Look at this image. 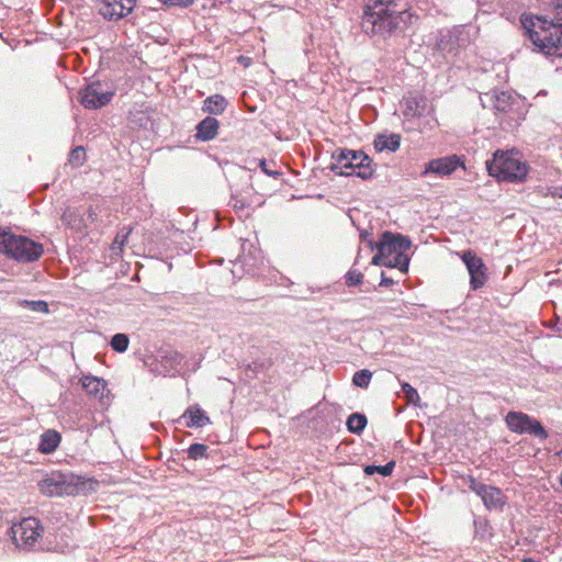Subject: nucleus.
<instances>
[{
	"mask_svg": "<svg viewBox=\"0 0 562 562\" xmlns=\"http://www.w3.org/2000/svg\"><path fill=\"white\" fill-rule=\"evenodd\" d=\"M553 18L524 13L520 24L533 45V50L544 56L562 57V0H553Z\"/></svg>",
	"mask_w": 562,
	"mask_h": 562,
	"instance_id": "f257e3e1",
	"label": "nucleus"
},
{
	"mask_svg": "<svg viewBox=\"0 0 562 562\" xmlns=\"http://www.w3.org/2000/svg\"><path fill=\"white\" fill-rule=\"evenodd\" d=\"M405 7L389 11L383 15H379V13H375V15L362 14L361 30L370 37L386 38L391 36L397 30L412 25L418 19Z\"/></svg>",
	"mask_w": 562,
	"mask_h": 562,
	"instance_id": "f03ea898",
	"label": "nucleus"
},
{
	"mask_svg": "<svg viewBox=\"0 0 562 562\" xmlns=\"http://www.w3.org/2000/svg\"><path fill=\"white\" fill-rule=\"evenodd\" d=\"M331 159L329 169L338 176H356L369 180L375 171L372 158L361 149L338 148L331 154Z\"/></svg>",
	"mask_w": 562,
	"mask_h": 562,
	"instance_id": "7ed1b4c3",
	"label": "nucleus"
},
{
	"mask_svg": "<svg viewBox=\"0 0 562 562\" xmlns=\"http://www.w3.org/2000/svg\"><path fill=\"white\" fill-rule=\"evenodd\" d=\"M488 175L497 181L521 182L528 173V165L521 159L518 150H496L493 158L486 161Z\"/></svg>",
	"mask_w": 562,
	"mask_h": 562,
	"instance_id": "20e7f679",
	"label": "nucleus"
},
{
	"mask_svg": "<svg viewBox=\"0 0 562 562\" xmlns=\"http://www.w3.org/2000/svg\"><path fill=\"white\" fill-rule=\"evenodd\" d=\"M0 250L16 261L33 262L42 257L44 247L26 236L9 233L2 236Z\"/></svg>",
	"mask_w": 562,
	"mask_h": 562,
	"instance_id": "39448f33",
	"label": "nucleus"
},
{
	"mask_svg": "<svg viewBox=\"0 0 562 562\" xmlns=\"http://www.w3.org/2000/svg\"><path fill=\"white\" fill-rule=\"evenodd\" d=\"M44 527L35 517H26L11 527L12 539L16 548L35 550L37 540L42 537Z\"/></svg>",
	"mask_w": 562,
	"mask_h": 562,
	"instance_id": "423d86ee",
	"label": "nucleus"
},
{
	"mask_svg": "<svg viewBox=\"0 0 562 562\" xmlns=\"http://www.w3.org/2000/svg\"><path fill=\"white\" fill-rule=\"evenodd\" d=\"M114 97L113 87L108 82L91 81L79 91V102L89 110H97L109 104Z\"/></svg>",
	"mask_w": 562,
	"mask_h": 562,
	"instance_id": "0eeeda50",
	"label": "nucleus"
},
{
	"mask_svg": "<svg viewBox=\"0 0 562 562\" xmlns=\"http://www.w3.org/2000/svg\"><path fill=\"white\" fill-rule=\"evenodd\" d=\"M505 424L515 434H528L540 440H546L549 436L539 420L522 412H508L505 416Z\"/></svg>",
	"mask_w": 562,
	"mask_h": 562,
	"instance_id": "6e6552de",
	"label": "nucleus"
},
{
	"mask_svg": "<svg viewBox=\"0 0 562 562\" xmlns=\"http://www.w3.org/2000/svg\"><path fill=\"white\" fill-rule=\"evenodd\" d=\"M412 246V241L407 236L398 233L384 231L378 244L375 245L376 254L372 257V265H380L381 257H391L395 254H405Z\"/></svg>",
	"mask_w": 562,
	"mask_h": 562,
	"instance_id": "1a4fd4ad",
	"label": "nucleus"
},
{
	"mask_svg": "<svg viewBox=\"0 0 562 562\" xmlns=\"http://www.w3.org/2000/svg\"><path fill=\"white\" fill-rule=\"evenodd\" d=\"M136 0H100L98 12L109 21L120 20L130 14Z\"/></svg>",
	"mask_w": 562,
	"mask_h": 562,
	"instance_id": "9d476101",
	"label": "nucleus"
},
{
	"mask_svg": "<svg viewBox=\"0 0 562 562\" xmlns=\"http://www.w3.org/2000/svg\"><path fill=\"white\" fill-rule=\"evenodd\" d=\"M461 258L470 274L471 288L473 290L482 288L486 281V267L483 260L471 250L464 251Z\"/></svg>",
	"mask_w": 562,
	"mask_h": 562,
	"instance_id": "9b49d317",
	"label": "nucleus"
},
{
	"mask_svg": "<svg viewBox=\"0 0 562 562\" xmlns=\"http://www.w3.org/2000/svg\"><path fill=\"white\" fill-rule=\"evenodd\" d=\"M460 166H463V162L457 155L431 159L425 165L422 176H426L428 173H434L438 177L450 176Z\"/></svg>",
	"mask_w": 562,
	"mask_h": 562,
	"instance_id": "f8f14e48",
	"label": "nucleus"
},
{
	"mask_svg": "<svg viewBox=\"0 0 562 562\" xmlns=\"http://www.w3.org/2000/svg\"><path fill=\"white\" fill-rule=\"evenodd\" d=\"M401 104L404 117L411 120L424 114L427 99L420 93H409L403 98Z\"/></svg>",
	"mask_w": 562,
	"mask_h": 562,
	"instance_id": "ddd939ff",
	"label": "nucleus"
},
{
	"mask_svg": "<svg viewBox=\"0 0 562 562\" xmlns=\"http://www.w3.org/2000/svg\"><path fill=\"white\" fill-rule=\"evenodd\" d=\"M180 420L189 428H202L211 423L210 417L199 405L189 406Z\"/></svg>",
	"mask_w": 562,
	"mask_h": 562,
	"instance_id": "4468645a",
	"label": "nucleus"
},
{
	"mask_svg": "<svg viewBox=\"0 0 562 562\" xmlns=\"http://www.w3.org/2000/svg\"><path fill=\"white\" fill-rule=\"evenodd\" d=\"M366 4L363 7L362 14H372L379 13V15H383L389 11H393L394 9L402 8L406 5V0H364Z\"/></svg>",
	"mask_w": 562,
	"mask_h": 562,
	"instance_id": "2eb2a0df",
	"label": "nucleus"
},
{
	"mask_svg": "<svg viewBox=\"0 0 562 562\" xmlns=\"http://www.w3.org/2000/svg\"><path fill=\"white\" fill-rule=\"evenodd\" d=\"M436 45L445 56H457L460 48L459 36L457 32L441 31Z\"/></svg>",
	"mask_w": 562,
	"mask_h": 562,
	"instance_id": "dca6fc26",
	"label": "nucleus"
},
{
	"mask_svg": "<svg viewBox=\"0 0 562 562\" xmlns=\"http://www.w3.org/2000/svg\"><path fill=\"white\" fill-rule=\"evenodd\" d=\"M159 362L165 375H175L181 370L182 355L176 350H166L160 353Z\"/></svg>",
	"mask_w": 562,
	"mask_h": 562,
	"instance_id": "f3484780",
	"label": "nucleus"
},
{
	"mask_svg": "<svg viewBox=\"0 0 562 562\" xmlns=\"http://www.w3.org/2000/svg\"><path fill=\"white\" fill-rule=\"evenodd\" d=\"M60 220L64 225L78 233L83 232L87 227V221L77 207L67 206L61 214Z\"/></svg>",
	"mask_w": 562,
	"mask_h": 562,
	"instance_id": "a211bd4d",
	"label": "nucleus"
},
{
	"mask_svg": "<svg viewBox=\"0 0 562 562\" xmlns=\"http://www.w3.org/2000/svg\"><path fill=\"white\" fill-rule=\"evenodd\" d=\"M220 122L213 116H206L198 123L195 137L202 142H209L216 137Z\"/></svg>",
	"mask_w": 562,
	"mask_h": 562,
	"instance_id": "6ab92c4d",
	"label": "nucleus"
},
{
	"mask_svg": "<svg viewBox=\"0 0 562 562\" xmlns=\"http://www.w3.org/2000/svg\"><path fill=\"white\" fill-rule=\"evenodd\" d=\"M484 506L488 509L502 510L506 504L505 496L501 488L488 485L484 494L481 496Z\"/></svg>",
	"mask_w": 562,
	"mask_h": 562,
	"instance_id": "aec40b11",
	"label": "nucleus"
},
{
	"mask_svg": "<svg viewBox=\"0 0 562 562\" xmlns=\"http://www.w3.org/2000/svg\"><path fill=\"white\" fill-rule=\"evenodd\" d=\"M373 146L378 153L384 150L395 153L401 146V136L398 134H378L374 138Z\"/></svg>",
	"mask_w": 562,
	"mask_h": 562,
	"instance_id": "412c9836",
	"label": "nucleus"
},
{
	"mask_svg": "<svg viewBox=\"0 0 562 562\" xmlns=\"http://www.w3.org/2000/svg\"><path fill=\"white\" fill-rule=\"evenodd\" d=\"M61 436L57 430L48 429L41 435L38 451L45 454L53 453L59 446Z\"/></svg>",
	"mask_w": 562,
	"mask_h": 562,
	"instance_id": "4be33fe9",
	"label": "nucleus"
},
{
	"mask_svg": "<svg viewBox=\"0 0 562 562\" xmlns=\"http://www.w3.org/2000/svg\"><path fill=\"white\" fill-rule=\"evenodd\" d=\"M227 104V100L222 94H213L204 100L202 111L204 113L220 115L226 110Z\"/></svg>",
	"mask_w": 562,
	"mask_h": 562,
	"instance_id": "5701e85b",
	"label": "nucleus"
},
{
	"mask_svg": "<svg viewBox=\"0 0 562 562\" xmlns=\"http://www.w3.org/2000/svg\"><path fill=\"white\" fill-rule=\"evenodd\" d=\"M81 386L89 394L95 397H102L105 391L106 383L103 379L93 375H85L81 379Z\"/></svg>",
	"mask_w": 562,
	"mask_h": 562,
	"instance_id": "b1692460",
	"label": "nucleus"
},
{
	"mask_svg": "<svg viewBox=\"0 0 562 562\" xmlns=\"http://www.w3.org/2000/svg\"><path fill=\"white\" fill-rule=\"evenodd\" d=\"M379 266L397 268L401 272L406 273L409 267V257L406 254H395L391 257H381Z\"/></svg>",
	"mask_w": 562,
	"mask_h": 562,
	"instance_id": "393cba45",
	"label": "nucleus"
},
{
	"mask_svg": "<svg viewBox=\"0 0 562 562\" xmlns=\"http://www.w3.org/2000/svg\"><path fill=\"white\" fill-rule=\"evenodd\" d=\"M40 490L47 496L61 495L64 492V485L53 474L50 477L44 479L40 482Z\"/></svg>",
	"mask_w": 562,
	"mask_h": 562,
	"instance_id": "a878e982",
	"label": "nucleus"
},
{
	"mask_svg": "<svg viewBox=\"0 0 562 562\" xmlns=\"http://www.w3.org/2000/svg\"><path fill=\"white\" fill-rule=\"evenodd\" d=\"M368 424V419L364 414L352 413L349 415L346 422V426L349 432L360 435Z\"/></svg>",
	"mask_w": 562,
	"mask_h": 562,
	"instance_id": "bb28decb",
	"label": "nucleus"
},
{
	"mask_svg": "<svg viewBox=\"0 0 562 562\" xmlns=\"http://www.w3.org/2000/svg\"><path fill=\"white\" fill-rule=\"evenodd\" d=\"M493 100H494V104H493L494 109L497 112L505 113L510 110L514 98H513L512 93H509V92L495 91L493 94Z\"/></svg>",
	"mask_w": 562,
	"mask_h": 562,
	"instance_id": "cd10ccee",
	"label": "nucleus"
},
{
	"mask_svg": "<svg viewBox=\"0 0 562 562\" xmlns=\"http://www.w3.org/2000/svg\"><path fill=\"white\" fill-rule=\"evenodd\" d=\"M474 536L479 539H487L492 536V527L487 519L475 517L473 520Z\"/></svg>",
	"mask_w": 562,
	"mask_h": 562,
	"instance_id": "c85d7f7f",
	"label": "nucleus"
},
{
	"mask_svg": "<svg viewBox=\"0 0 562 562\" xmlns=\"http://www.w3.org/2000/svg\"><path fill=\"white\" fill-rule=\"evenodd\" d=\"M394 468H395V461L392 460L384 465H374V464L366 465L363 471H364L366 475H368V476L373 475L375 473H379L382 476H389L392 474Z\"/></svg>",
	"mask_w": 562,
	"mask_h": 562,
	"instance_id": "c756f323",
	"label": "nucleus"
},
{
	"mask_svg": "<svg viewBox=\"0 0 562 562\" xmlns=\"http://www.w3.org/2000/svg\"><path fill=\"white\" fill-rule=\"evenodd\" d=\"M19 305L23 308H26V310H30L33 312H37V313L45 314V313L49 312L47 302H45L43 300H37V301L22 300L19 302Z\"/></svg>",
	"mask_w": 562,
	"mask_h": 562,
	"instance_id": "7c9ffc66",
	"label": "nucleus"
},
{
	"mask_svg": "<svg viewBox=\"0 0 562 562\" xmlns=\"http://www.w3.org/2000/svg\"><path fill=\"white\" fill-rule=\"evenodd\" d=\"M130 345V339L126 334H115L110 341L111 348L116 352H124L127 350Z\"/></svg>",
	"mask_w": 562,
	"mask_h": 562,
	"instance_id": "2f4dec72",
	"label": "nucleus"
},
{
	"mask_svg": "<svg viewBox=\"0 0 562 562\" xmlns=\"http://www.w3.org/2000/svg\"><path fill=\"white\" fill-rule=\"evenodd\" d=\"M372 372L368 369L357 371L352 376V383L361 389H367L371 382Z\"/></svg>",
	"mask_w": 562,
	"mask_h": 562,
	"instance_id": "473e14b6",
	"label": "nucleus"
},
{
	"mask_svg": "<svg viewBox=\"0 0 562 562\" xmlns=\"http://www.w3.org/2000/svg\"><path fill=\"white\" fill-rule=\"evenodd\" d=\"M209 447L204 443H192L188 449V457L192 460H200L202 458H207Z\"/></svg>",
	"mask_w": 562,
	"mask_h": 562,
	"instance_id": "72a5a7b5",
	"label": "nucleus"
},
{
	"mask_svg": "<svg viewBox=\"0 0 562 562\" xmlns=\"http://www.w3.org/2000/svg\"><path fill=\"white\" fill-rule=\"evenodd\" d=\"M86 150L82 146L75 147L68 156V161L74 167H80L86 161Z\"/></svg>",
	"mask_w": 562,
	"mask_h": 562,
	"instance_id": "f704fd0d",
	"label": "nucleus"
},
{
	"mask_svg": "<svg viewBox=\"0 0 562 562\" xmlns=\"http://www.w3.org/2000/svg\"><path fill=\"white\" fill-rule=\"evenodd\" d=\"M402 392L405 394L406 400L412 404H417L420 401V396L415 387L409 383L403 382L401 384Z\"/></svg>",
	"mask_w": 562,
	"mask_h": 562,
	"instance_id": "c9c22d12",
	"label": "nucleus"
},
{
	"mask_svg": "<svg viewBox=\"0 0 562 562\" xmlns=\"http://www.w3.org/2000/svg\"><path fill=\"white\" fill-rule=\"evenodd\" d=\"M346 284L348 286H356L360 283H362L363 274L358 270H349L346 276Z\"/></svg>",
	"mask_w": 562,
	"mask_h": 562,
	"instance_id": "e433bc0d",
	"label": "nucleus"
},
{
	"mask_svg": "<svg viewBox=\"0 0 562 562\" xmlns=\"http://www.w3.org/2000/svg\"><path fill=\"white\" fill-rule=\"evenodd\" d=\"M488 485L482 483V482H479L476 479H474L473 476H470V480H469V488L474 492L477 496H482L484 494V491H486V487Z\"/></svg>",
	"mask_w": 562,
	"mask_h": 562,
	"instance_id": "4c0bfd02",
	"label": "nucleus"
},
{
	"mask_svg": "<svg viewBox=\"0 0 562 562\" xmlns=\"http://www.w3.org/2000/svg\"><path fill=\"white\" fill-rule=\"evenodd\" d=\"M259 167L261 169V171L263 173H266L267 176L269 177H272L274 179H278L279 177H281L282 172L278 171V170H273L269 167V164L267 162L266 159H261L259 161Z\"/></svg>",
	"mask_w": 562,
	"mask_h": 562,
	"instance_id": "58836bf2",
	"label": "nucleus"
},
{
	"mask_svg": "<svg viewBox=\"0 0 562 562\" xmlns=\"http://www.w3.org/2000/svg\"><path fill=\"white\" fill-rule=\"evenodd\" d=\"M127 236H128V232L127 233H123V232L117 233V235L115 236L114 241L112 244L113 251H116V250L122 251L123 245L125 244Z\"/></svg>",
	"mask_w": 562,
	"mask_h": 562,
	"instance_id": "ea45409f",
	"label": "nucleus"
},
{
	"mask_svg": "<svg viewBox=\"0 0 562 562\" xmlns=\"http://www.w3.org/2000/svg\"><path fill=\"white\" fill-rule=\"evenodd\" d=\"M164 4L169 7L188 8L193 3V0H160Z\"/></svg>",
	"mask_w": 562,
	"mask_h": 562,
	"instance_id": "a19ab883",
	"label": "nucleus"
},
{
	"mask_svg": "<svg viewBox=\"0 0 562 562\" xmlns=\"http://www.w3.org/2000/svg\"><path fill=\"white\" fill-rule=\"evenodd\" d=\"M370 236H371V234H370L369 232H367V231H362V232L360 233V238H361V240H362V241H367V243H368L369 248H370L371 250H373V249H375V245H376V244H374V243H373V240L370 238Z\"/></svg>",
	"mask_w": 562,
	"mask_h": 562,
	"instance_id": "79ce46f5",
	"label": "nucleus"
},
{
	"mask_svg": "<svg viewBox=\"0 0 562 562\" xmlns=\"http://www.w3.org/2000/svg\"><path fill=\"white\" fill-rule=\"evenodd\" d=\"M393 284H394L393 279L386 277L385 273L382 271L380 286L389 288V286H391Z\"/></svg>",
	"mask_w": 562,
	"mask_h": 562,
	"instance_id": "37998d69",
	"label": "nucleus"
},
{
	"mask_svg": "<svg viewBox=\"0 0 562 562\" xmlns=\"http://www.w3.org/2000/svg\"><path fill=\"white\" fill-rule=\"evenodd\" d=\"M232 203H233V206H234L235 209H240V210H241V209H244V207H245V203H244V202H241L240 200H238L236 196H233V198H232Z\"/></svg>",
	"mask_w": 562,
	"mask_h": 562,
	"instance_id": "c03bdc74",
	"label": "nucleus"
},
{
	"mask_svg": "<svg viewBox=\"0 0 562 562\" xmlns=\"http://www.w3.org/2000/svg\"><path fill=\"white\" fill-rule=\"evenodd\" d=\"M88 218L92 222L97 218V212L91 206L88 210Z\"/></svg>",
	"mask_w": 562,
	"mask_h": 562,
	"instance_id": "a18cd8bd",
	"label": "nucleus"
},
{
	"mask_svg": "<svg viewBox=\"0 0 562 562\" xmlns=\"http://www.w3.org/2000/svg\"><path fill=\"white\" fill-rule=\"evenodd\" d=\"M238 61H239L241 65H244V66H246V67H247V66H249V64H250V58L245 57V56H240V57L238 58Z\"/></svg>",
	"mask_w": 562,
	"mask_h": 562,
	"instance_id": "49530a36",
	"label": "nucleus"
},
{
	"mask_svg": "<svg viewBox=\"0 0 562 562\" xmlns=\"http://www.w3.org/2000/svg\"><path fill=\"white\" fill-rule=\"evenodd\" d=\"M237 261H238V262H241L243 265H247V262H248V261H247V258H246L244 255H243V256H239V257L237 258Z\"/></svg>",
	"mask_w": 562,
	"mask_h": 562,
	"instance_id": "de8ad7c7",
	"label": "nucleus"
}]
</instances>
